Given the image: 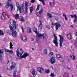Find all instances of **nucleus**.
Listing matches in <instances>:
<instances>
[{"mask_svg": "<svg viewBox=\"0 0 77 77\" xmlns=\"http://www.w3.org/2000/svg\"><path fill=\"white\" fill-rule=\"evenodd\" d=\"M55 20H56V21H57L58 20V17H55Z\"/></svg>", "mask_w": 77, "mask_h": 77, "instance_id": "49530a36", "label": "nucleus"}, {"mask_svg": "<svg viewBox=\"0 0 77 77\" xmlns=\"http://www.w3.org/2000/svg\"><path fill=\"white\" fill-rule=\"evenodd\" d=\"M3 61V58H2V55L0 54V62H2V61Z\"/></svg>", "mask_w": 77, "mask_h": 77, "instance_id": "c756f323", "label": "nucleus"}, {"mask_svg": "<svg viewBox=\"0 0 77 77\" xmlns=\"http://www.w3.org/2000/svg\"><path fill=\"white\" fill-rule=\"evenodd\" d=\"M76 39H77V32H76Z\"/></svg>", "mask_w": 77, "mask_h": 77, "instance_id": "3c124183", "label": "nucleus"}, {"mask_svg": "<svg viewBox=\"0 0 77 77\" xmlns=\"http://www.w3.org/2000/svg\"><path fill=\"white\" fill-rule=\"evenodd\" d=\"M5 52H9V50H7V49H5Z\"/></svg>", "mask_w": 77, "mask_h": 77, "instance_id": "a19ab883", "label": "nucleus"}, {"mask_svg": "<svg viewBox=\"0 0 77 77\" xmlns=\"http://www.w3.org/2000/svg\"><path fill=\"white\" fill-rule=\"evenodd\" d=\"M76 47H77V43H76Z\"/></svg>", "mask_w": 77, "mask_h": 77, "instance_id": "052dcab7", "label": "nucleus"}, {"mask_svg": "<svg viewBox=\"0 0 77 77\" xmlns=\"http://www.w3.org/2000/svg\"><path fill=\"white\" fill-rule=\"evenodd\" d=\"M77 17L76 18H75L74 21V23H75L77 22Z\"/></svg>", "mask_w": 77, "mask_h": 77, "instance_id": "c9c22d12", "label": "nucleus"}, {"mask_svg": "<svg viewBox=\"0 0 77 77\" xmlns=\"http://www.w3.org/2000/svg\"><path fill=\"white\" fill-rule=\"evenodd\" d=\"M0 77H2V76H1V75H0Z\"/></svg>", "mask_w": 77, "mask_h": 77, "instance_id": "69168bd1", "label": "nucleus"}, {"mask_svg": "<svg viewBox=\"0 0 77 77\" xmlns=\"http://www.w3.org/2000/svg\"><path fill=\"white\" fill-rule=\"evenodd\" d=\"M31 41H34V38H32Z\"/></svg>", "mask_w": 77, "mask_h": 77, "instance_id": "864d4df0", "label": "nucleus"}, {"mask_svg": "<svg viewBox=\"0 0 77 77\" xmlns=\"http://www.w3.org/2000/svg\"><path fill=\"white\" fill-rule=\"evenodd\" d=\"M39 24L38 26V28H39L40 27V29L41 30H42V29H44V27L42 26V21L41 20H39Z\"/></svg>", "mask_w": 77, "mask_h": 77, "instance_id": "1a4fd4ad", "label": "nucleus"}, {"mask_svg": "<svg viewBox=\"0 0 77 77\" xmlns=\"http://www.w3.org/2000/svg\"><path fill=\"white\" fill-rule=\"evenodd\" d=\"M70 9L71 10H73V9H74V8H73V7H71Z\"/></svg>", "mask_w": 77, "mask_h": 77, "instance_id": "8fccbe9b", "label": "nucleus"}, {"mask_svg": "<svg viewBox=\"0 0 77 77\" xmlns=\"http://www.w3.org/2000/svg\"><path fill=\"white\" fill-rule=\"evenodd\" d=\"M20 20L21 21H24V17L23 16H20Z\"/></svg>", "mask_w": 77, "mask_h": 77, "instance_id": "393cba45", "label": "nucleus"}, {"mask_svg": "<svg viewBox=\"0 0 77 77\" xmlns=\"http://www.w3.org/2000/svg\"><path fill=\"white\" fill-rule=\"evenodd\" d=\"M34 2H35V0H31V3H33Z\"/></svg>", "mask_w": 77, "mask_h": 77, "instance_id": "c03bdc74", "label": "nucleus"}, {"mask_svg": "<svg viewBox=\"0 0 77 77\" xmlns=\"http://www.w3.org/2000/svg\"><path fill=\"white\" fill-rule=\"evenodd\" d=\"M33 32H35V33H38V31H37V29L36 28L34 27L33 29Z\"/></svg>", "mask_w": 77, "mask_h": 77, "instance_id": "4be33fe9", "label": "nucleus"}, {"mask_svg": "<svg viewBox=\"0 0 77 77\" xmlns=\"http://www.w3.org/2000/svg\"><path fill=\"white\" fill-rule=\"evenodd\" d=\"M54 40L53 41V43H54L56 46H58V42H57V38L55 34H54Z\"/></svg>", "mask_w": 77, "mask_h": 77, "instance_id": "423d86ee", "label": "nucleus"}, {"mask_svg": "<svg viewBox=\"0 0 77 77\" xmlns=\"http://www.w3.org/2000/svg\"><path fill=\"white\" fill-rule=\"evenodd\" d=\"M2 53H3V51L2 50H0V54H2Z\"/></svg>", "mask_w": 77, "mask_h": 77, "instance_id": "09e8293b", "label": "nucleus"}, {"mask_svg": "<svg viewBox=\"0 0 77 77\" xmlns=\"http://www.w3.org/2000/svg\"><path fill=\"white\" fill-rule=\"evenodd\" d=\"M44 53L45 54H47V49H45L44 50Z\"/></svg>", "mask_w": 77, "mask_h": 77, "instance_id": "7c9ffc66", "label": "nucleus"}, {"mask_svg": "<svg viewBox=\"0 0 77 77\" xmlns=\"http://www.w3.org/2000/svg\"><path fill=\"white\" fill-rule=\"evenodd\" d=\"M14 73L13 74V77H15V76H16V73L17 72V70H16L15 71L14 70Z\"/></svg>", "mask_w": 77, "mask_h": 77, "instance_id": "bb28decb", "label": "nucleus"}, {"mask_svg": "<svg viewBox=\"0 0 77 77\" xmlns=\"http://www.w3.org/2000/svg\"><path fill=\"white\" fill-rule=\"evenodd\" d=\"M54 55V54H53V53L51 52L49 53V55L50 56H53Z\"/></svg>", "mask_w": 77, "mask_h": 77, "instance_id": "ea45409f", "label": "nucleus"}, {"mask_svg": "<svg viewBox=\"0 0 77 77\" xmlns=\"http://www.w3.org/2000/svg\"><path fill=\"white\" fill-rule=\"evenodd\" d=\"M30 12L29 13V15H31V14H32V11H33V6H31L30 8Z\"/></svg>", "mask_w": 77, "mask_h": 77, "instance_id": "f3484780", "label": "nucleus"}, {"mask_svg": "<svg viewBox=\"0 0 77 77\" xmlns=\"http://www.w3.org/2000/svg\"><path fill=\"white\" fill-rule=\"evenodd\" d=\"M39 5L37 6V8L36 9V11H38V10L39 9V7H40Z\"/></svg>", "mask_w": 77, "mask_h": 77, "instance_id": "4c0bfd02", "label": "nucleus"}, {"mask_svg": "<svg viewBox=\"0 0 77 77\" xmlns=\"http://www.w3.org/2000/svg\"><path fill=\"white\" fill-rule=\"evenodd\" d=\"M72 77H74V76H73V75H72Z\"/></svg>", "mask_w": 77, "mask_h": 77, "instance_id": "0e129e2a", "label": "nucleus"}, {"mask_svg": "<svg viewBox=\"0 0 77 77\" xmlns=\"http://www.w3.org/2000/svg\"><path fill=\"white\" fill-rule=\"evenodd\" d=\"M9 27L10 30H11L12 32L11 35L13 37H16L17 36V32L14 31V29H17L18 27V25L16 24L15 21H14L13 22V27L11 25H9Z\"/></svg>", "mask_w": 77, "mask_h": 77, "instance_id": "f257e3e1", "label": "nucleus"}, {"mask_svg": "<svg viewBox=\"0 0 77 77\" xmlns=\"http://www.w3.org/2000/svg\"><path fill=\"white\" fill-rule=\"evenodd\" d=\"M46 27L48 29V30H50V26L47 25L46 26Z\"/></svg>", "mask_w": 77, "mask_h": 77, "instance_id": "79ce46f5", "label": "nucleus"}, {"mask_svg": "<svg viewBox=\"0 0 77 77\" xmlns=\"http://www.w3.org/2000/svg\"><path fill=\"white\" fill-rule=\"evenodd\" d=\"M60 23H61L60 22L56 23H52V25H55L56 30H58V28L62 26Z\"/></svg>", "mask_w": 77, "mask_h": 77, "instance_id": "20e7f679", "label": "nucleus"}, {"mask_svg": "<svg viewBox=\"0 0 77 77\" xmlns=\"http://www.w3.org/2000/svg\"><path fill=\"white\" fill-rule=\"evenodd\" d=\"M63 17H64L65 20H68V18L66 17V15L65 14L63 13Z\"/></svg>", "mask_w": 77, "mask_h": 77, "instance_id": "412c9836", "label": "nucleus"}, {"mask_svg": "<svg viewBox=\"0 0 77 77\" xmlns=\"http://www.w3.org/2000/svg\"><path fill=\"white\" fill-rule=\"evenodd\" d=\"M9 60H8L7 63V64L9 63Z\"/></svg>", "mask_w": 77, "mask_h": 77, "instance_id": "603ef678", "label": "nucleus"}, {"mask_svg": "<svg viewBox=\"0 0 77 77\" xmlns=\"http://www.w3.org/2000/svg\"><path fill=\"white\" fill-rule=\"evenodd\" d=\"M50 5L51 6H54V3L53 2H51L50 3Z\"/></svg>", "mask_w": 77, "mask_h": 77, "instance_id": "f704fd0d", "label": "nucleus"}, {"mask_svg": "<svg viewBox=\"0 0 77 77\" xmlns=\"http://www.w3.org/2000/svg\"><path fill=\"white\" fill-rule=\"evenodd\" d=\"M32 50H34V48H32Z\"/></svg>", "mask_w": 77, "mask_h": 77, "instance_id": "bf43d9fd", "label": "nucleus"}, {"mask_svg": "<svg viewBox=\"0 0 77 77\" xmlns=\"http://www.w3.org/2000/svg\"><path fill=\"white\" fill-rule=\"evenodd\" d=\"M70 16L72 18H77V15L76 14H74L73 15H70Z\"/></svg>", "mask_w": 77, "mask_h": 77, "instance_id": "5701e85b", "label": "nucleus"}, {"mask_svg": "<svg viewBox=\"0 0 77 77\" xmlns=\"http://www.w3.org/2000/svg\"><path fill=\"white\" fill-rule=\"evenodd\" d=\"M16 5L17 8V9L19 10L20 14H22V13H23V12H24V8L22 5H21L20 7L19 3L17 2Z\"/></svg>", "mask_w": 77, "mask_h": 77, "instance_id": "7ed1b4c3", "label": "nucleus"}, {"mask_svg": "<svg viewBox=\"0 0 77 77\" xmlns=\"http://www.w3.org/2000/svg\"><path fill=\"white\" fill-rule=\"evenodd\" d=\"M8 52L9 53H10L11 54H12V53H13V51H12V50H9V51H8Z\"/></svg>", "mask_w": 77, "mask_h": 77, "instance_id": "58836bf2", "label": "nucleus"}, {"mask_svg": "<svg viewBox=\"0 0 77 77\" xmlns=\"http://www.w3.org/2000/svg\"><path fill=\"white\" fill-rule=\"evenodd\" d=\"M43 12V9H41L40 11L39 12V14H42Z\"/></svg>", "mask_w": 77, "mask_h": 77, "instance_id": "cd10ccee", "label": "nucleus"}, {"mask_svg": "<svg viewBox=\"0 0 77 77\" xmlns=\"http://www.w3.org/2000/svg\"><path fill=\"white\" fill-rule=\"evenodd\" d=\"M59 36L60 38V46L62 47V44L63 43V37L62 35H59Z\"/></svg>", "mask_w": 77, "mask_h": 77, "instance_id": "0eeeda50", "label": "nucleus"}, {"mask_svg": "<svg viewBox=\"0 0 77 77\" xmlns=\"http://www.w3.org/2000/svg\"><path fill=\"white\" fill-rule=\"evenodd\" d=\"M15 18L16 19V20H18L19 18V14H16V16L15 17Z\"/></svg>", "mask_w": 77, "mask_h": 77, "instance_id": "b1692460", "label": "nucleus"}, {"mask_svg": "<svg viewBox=\"0 0 77 77\" xmlns=\"http://www.w3.org/2000/svg\"><path fill=\"white\" fill-rule=\"evenodd\" d=\"M50 61L51 62V63L52 64H53V63H55L56 60H55V58L54 57H52L50 59Z\"/></svg>", "mask_w": 77, "mask_h": 77, "instance_id": "9d476101", "label": "nucleus"}, {"mask_svg": "<svg viewBox=\"0 0 77 77\" xmlns=\"http://www.w3.org/2000/svg\"><path fill=\"white\" fill-rule=\"evenodd\" d=\"M37 35H38V37H39V38L43 37V39H44L45 38V37L44 36V34H43L42 35L41 34H37Z\"/></svg>", "mask_w": 77, "mask_h": 77, "instance_id": "4468645a", "label": "nucleus"}, {"mask_svg": "<svg viewBox=\"0 0 77 77\" xmlns=\"http://www.w3.org/2000/svg\"><path fill=\"white\" fill-rule=\"evenodd\" d=\"M25 14H26V13H27L28 12V8H27V7L29 6V4H28V3H27V2H26L25 3Z\"/></svg>", "mask_w": 77, "mask_h": 77, "instance_id": "6e6552de", "label": "nucleus"}, {"mask_svg": "<svg viewBox=\"0 0 77 77\" xmlns=\"http://www.w3.org/2000/svg\"><path fill=\"white\" fill-rule=\"evenodd\" d=\"M15 63L14 62H12L11 64V69H14V68H15Z\"/></svg>", "mask_w": 77, "mask_h": 77, "instance_id": "ddd939ff", "label": "nucleus"}, {"mask_svg": "<svg viewBox=\"0 0 77 77\" xmlns=\"http://www.w3.org/2000/svg\"><path fill=\"white\" fill-rule=\"evenodd\" d=\"M70 57L72 59H73V60H75V56H74L73 54L72 55V56L70 55Z\"/></svg>", "mask_w": 77, "mask_h": 77, "instance_id": "aec40b11", "label": "nucleus"}, {"mask_svg": "<svg viewBox=\"0 0 77 77\" xmlns=\"http://www.w3.org/2000/svg\"><path fill=\"white\" fill-rule=\"evenodd\" d=\"M41 2H42V4H43V5H45V2H44V1H41Z\"/></svg>", "mask_w": 77, "mask_h": 77, "instance_id": "de8ad7c7", "label": "nucleus"}, {"mask_svg": "<svg viewBox=\"0 0 77 77\" xmlns=\"http://www.w3.org/2000/svg\"><path fill=\"white\" fill-rule=\"evenodd\" d=\"M28 32H29V33H31L32 32V31L31 30V28L30 27H29L28 28Z\"/></svg>", "mask_w": 77, "mask_h": 77, "instance_id": "a878e982", "label": "nucleus"}, {"mask_svg": "<svg viewBox=\"0 0 77 77\" xmlns=\"http://www.w3.org/2000/svg\"><path fill=\"white\" fill-rule=\"evenodd\" d=\"M8 2H11V0H7Z\"/></svg>", "mask_w": 77, "mask_h": 77, "instance_id": "6e6d98bb", "label": "nucleus"}, {"mask_svg": "<svg viewBox=\"0 0 77 77\" xmlns=\"http://www.w3.org/2000/svg\"><path fill=\"white\" fill-rule=\"evenodd\" d=\"M10 24H11V22H10Z\"/></svg>", "mask_w": 77, "mask_h": 77, "instance_id": "680f3d73", "label": "nucleus"}, {"mask_svg": "<svg viewBox=\"0 0 77 77\" xmlns=\"http://www.w3.org/2000/svg\"><path fill=\"white\" fill-rule=\"evenodd\" d=\"M6 13L5 12H3L2 13V16H6Z\"/></svg>", "mask_w": 77, "mask_h": 77, "instance_id": "37998d69", "label": "nucleus"}, {"mask_svg": "<svg viewBox=\"0 0 77 77\" xmlns=\"http://www.w3.org/2000/svg\"><path fill=\"white\" fill-rule=\"evenodd\" d=\"M12 46H13V45L12 44V42H11L10 43V49L13 48Z\"/></svg>", "mask_w": 77, "mask_h": 77, "instance_id": "c85d7f7f", "label": "nucleus"}, {"mask_svg": "<svg viewBox=\"0 0 77 77\" xmlns=\"http://www.w3.org/2000/svg\"><path fill=\"white\" fill-rule=\"evenodd\" d=\"M22 39L23 41H27V38H26V36L25 35H23L22 36Z\"/></svg>", "mask_w": 77, "mask_h": 77, "instance_id": "dca6fc26", "label": "nucleus"}, {"mask_svg": "<svg viewBox=\"0 0 77 77\" xmlns=\"http://www.w3.org/2000/svg\"><path fill=\"white\" fill-rule=\"evenodd\" d=\"M52 68V69H53V67Z\"/></svg>", "mask_w": 77, "mask_h": 77, "instance_id": "e2e57ef3", "label": "nucleus"}, {"mask_svg": "<svg viewBox=\"0 0 77 77\" xmlns=\"http://www.w3.org/2000/svg\"><path fill=\"white\" fill-rule=\"evenodd\" d=\"M45 72L47 74H48L49 72H50V69H48L47 70H46L45 71Z\"/></svg>", "mask_w": 77, "mask_h": 77, "instance_id": "2f4dec72", "label": "nucleus"}, {"mask_svg": "<svg viewBox=\"0 0 77 77\" xmlns=\"http://www.w3.org/2000/svg\"><path fill=\"white\" fill-rule=\"evenodd\" d=\"M2 6V4H1V3H0V6Z\"/></svg>", "mask_w": 77, "mask_h": 77, "instance_id": "13d9d810", "label": "nucleus"}, {"mask_svg": "<svg viewBox=\"0 0 77 77\" xmlns=\"http://www.w3.org/2000/svg\"><path fill=\"white\" fill-rule=\"evenodd\" d=\"M50 76L52 77H55V75L54 74V73H52L50 75Z\"/></svg>", "mask_w": 77, "mask_h": 77, "instance_id": "72a5a7b5", "label": "nucleus"}, {"mask_svg": "<svg viewBox=\"0 0 77 77\" xmlns=\"http://www.w3.org/2000/svg\"><path fill=\"white\" fill-rule=\"evenodd\" d=\"M56 57L58 60H60V59H63L62 56L59 54H57Z\"/></svg>", "mask_w": 77, "mask_h": 77, "instance_id": "f8f14e48", "label": "nucleus"}, {"mask_svg": "<svg viewBox=\"0 0 77 77\" xmlns=\"http://www.w3.org/2000/svg\"><path fill=\"white\" fill-rule=\"evenodd\" d=\"M16 55L18 57H19L20 56H20L21 59H23V58H26V57L27 56H29V54H27L26 53H24L23 56H22V54H23V50L21 48H18L16 51Z\"/></svg>", "mask_w": 77, "mask_h": 77, "instance_id": "f03ea898", "label": "nucleus"}, {"mask_svg": "<svg viewBox=\"0 0 77 77\" xmlns=\"http://www.w3.org/2000/svg\"><path fill=\"white\" fill-rule=\"evenodd\" d=\"M4 34V33L3 32L2 30H0V35H3Z\"/></svg>", "mask_w": 77, "mask_h": 77, "instance_id": "473e14b6", "label": "nucleus"}, {"mask_svg": "<svg viewBox=\"0 0 77 77\" xmlns=\"http://www.w3.org/2000/svg\"><path fill=\"white\" fill-rule=\"evenodd\" d=\"M21 29L22 30V33H24V28H23V26H21Z\"/></svg>", "mask_w": 77, "mask_h": 77, "instance_id": "e433bc0d", "label": "nucleus"}, {"mask_svg": "<svg viewBox=\"0 0 77 77\" xmlns=\"http://www.w3.org/2000/svg\"><path fill=\"white\" fill-rule=\"evenodd\" d=\"M67 37L68 39H71V35L69 34H68L67 35Z\"/></svg>", "mask_w": 77, "mask_h": 77, "instance_id": "a211bd4d", "label": "nucleus"}, {"mask_svg": "<svg viewBox=\"0 0 77 77\" xmlns=\"http://www.w3.org/2000/svg\"><path fill=\"white\" fill-rule=\"evenodd\" d=\"M38 71H39V72L41 73V74H42L43 72H44V69L41 68V67H38Z\"/></svg>", "mask_w": 77, "mask_h": 77, "instance_id": "9b49d317", "label": "nucleus"}, {"mask_svg": "<svg viewBox=\"0 0 77 77\" xmlns=\"http://www.w3.org/2000/svg\"><path fill=\"white\" fill-rule=\"evenodd\" d=\"M39 1H40V2H42V0H38Z\"/></svg>", "mask_w": 77, "mask_h": 77, "instance_id": "4d7b16f0", "label": "nucleus"}, {"mask_svg": "<svg viewBox=\"0 0 77 77\" xmlns=\"http://www.w3.org/2000/svg\"><path fill=\"white\" fill-rule=\"evenodd\" d=\"M1 18L2 20H5V16H2L1 17Z\"/></svg>", "mask_w": 77, "mask_h": 77, "instance_id": "a18cd8bd", "label": "nucleus"}, {"mask_svg": "<svg viewBox=\"0 0 77 77\" xmlns=\"http://www.w3.org/2000/svg\"><path fill=\"white\" fill-rule=\"evenodd\" d=\"M7 4L5 6L6 8H8L9 7H11V11H12V10L14 9V5L11 4V3H9V2H7Z\"/></svg>", "mask_w": 77, "mask_h": 77, "instance_id": "39448f33", "label": "nucleus"}, {"mask_svg": "<svg viewBox=\"0 0 77 77\" xmlns=\"http://www.w3.org/2000/svg\"><path fill=\"white\" fill-rule=\"evenodd\" d=\"M47 16L48 18H51V17H53V15H52V14L50 13H48L47 14Z\"/></svg>", "mask_w": 77, "mask_h": 77, "instance_id": "6ab92c4d", "label": "nucleus"}, {"mask_svg": "<svg viewBox=\"0 0 77 77\" xmlns=\"http://www.w3.org/2000/svg\"><path fill=\"white\" fill-rule=\"evenodd\" d=\"M71 27H72V28H74V26H73V25H72L71 26Z\"/></svg>", "mask_w": 77, "mask_h": 77, "instance_id": "5fc2aeb1", "label": "nucleus"}, {"mask_svg": "<svg viewBox=\"0 0 77 77\" xmlns=\"http://www.w3.org/2000/svg\"><path fill=\"white\" fill-rule=\"evenodd\" d=\"M31 73L32 74L33 76H34V77H35L36 74H37V72H36L34 70H33L32 72Z\"/></svg>", "mask_w": 77, "mask_h": 77, "instance_id": "2eb2a0df", "label": "nucleus"}]
</instances>
